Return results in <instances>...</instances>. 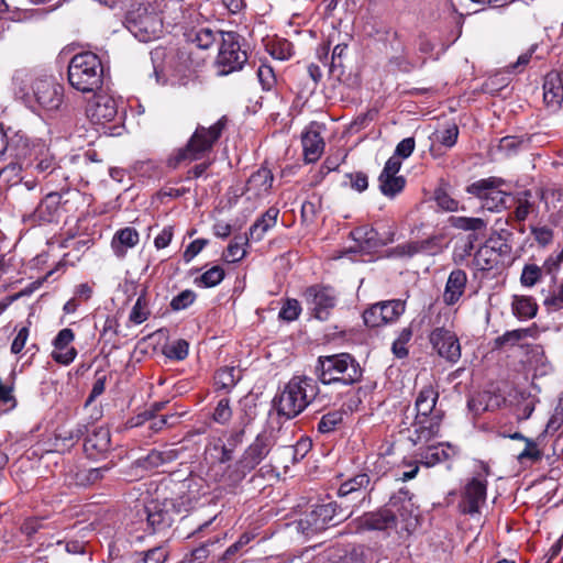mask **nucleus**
I'll use <instances>...</instances> for the list:
<instances>
[{
    "label": "nucleus",
    "instance_id": "nucleus-52",
    "mask_svg": "<svg viewBox=\"0 0 563 563\" xmlns=\"http://www.w3.org/2000/svg\"><path fill=\"white\" fill-rule=\"evenodd\" d=\"M196 299V294L192 290L186 289L175 296L170 301V307L175 311L188 308Z\"/></svg>",
    "mask_w": 563,
    "mask_h": 563
},
{
    "label": "nucleus",
    "instance_id": "nucleus-62",
    "mask_svg": "<svg viewBox=\"0 0 563 563\" xmlns=\"http://www.w3.org/2000/svg\"><path fill=\"white\" fill-rule=\"evenodd\" d=\"M332 563H364V549L355 547L350 552H345L344 555H340L339 560Z\"/></svg>",
    "mask_w": 563,
    "mask_h": 563
},
{
    "label": "nucleus",
    "instance_id": "nucleus-23",
    "mask_svg": "<svg viewBox=\"0 0 563 563\" xmlns=\"http://www.w3.org/2000/svg\"><path fill=\"white\" fill-rule=\"evenodd\" d=\"M111 445V437L108 428H96L85 440L84 450L91 459L108 452Z\"/></svg>",
    "mask_w": 563,
    "mask_h": 563
},
{
    "label": "nucleus",
    "instance_id": "nucleus-39",
    "mask_svg": "<svg viewBox=\"0 0 563 563\" xmlns=\"http://www.w3.org/2000/svg\"><path fill=\"white\" fill-rule=\"evenodd\" d=\"M87 432L86 424H77L73 429L60 428L56 432V440L62 442L63 446H73Z\"/></svg>",
    "mask_w": 563,
    "mask_h": 563
},
{
    "label": "nucleus",
    "instance_id": "nucleus-57",
    "mask_svg": "<svg viewBox=\"0 0 563 563\" xmlns=\"http://www.w3.org/2000/svg\"><path fill=\"white\" fill-rule=\"evenodd\" d=\"M530 231L537 243L542 247L550 245L553 241V231L549 227H531Z\"/></svg>",
    "mask_w": 563,
    "mask_h": 563
},
{
    "label": "nucleus",
    "instance_id": "nucleus-55",
    "mask_svg": "<svg viewBox=\"0 0 563 563\" xmlns=\"http://www.w3.org/2000/svg\"><path fill=\"white\" fill-rule=\"evenodd\" d=\"M543 303L551 311L563 309V282L556 290H553L544 298Z\"/></svg>",
    "mask_w": 563,
    "mask_h": 563
},
{
    "label": "nucleus",
    "instance_id": "nucleus-21",
    "mask_svg": "<svg viewBox=\"0 0 563 563\" xmlns=\"http://www.w3.org/2000/svg\"><path fill=\"white\" fill-rule=\"evenodd\" d=\"M467 284V275L463 269H453L446 280L442 295L443 302L446 306L455 305L464 295Z\"/></svg>",
    "mask_w": 563,
    "mask_h": 563
},
{
    "label": "nucleus",
    "instance_id": "nucleus-56",
    "mask_svg": "<svg viewBox=\"0 0 563 563\" xmlns=\"http://www.w3.org/2000/svg\"><path fill=\"white\" fill-rule=\"evenodd\" d=\"M300 305L296 299H288L279 311V318L286 321H294L300 313Z\"/></svg>",
    "mask_w": 563,
    "mask_h": 563
},
{
    "label": "nucleus",
    "instance_id": "nucleus-29",
    "mask_svg": "<svg viewBox=\"0 0 563 563\" xmlns=\"http://www.w3.org/2000/svg\"><path fill=\"white\" fill-rule=\"evenodd\" d=\"M62 203V194L57 191L49 192L41 201L36 209L40 219L52 222L59 210Z\"/></svg>",
    "mask_w": 563,
    "mask_h": 563
},
{
    "label": "nucleus",
    "instance_id": "nucleus-44",
    "mask_svg": "<svg viewBox=\"0 0 563 563\" xmlns=\"http://www.w3.org/2000/svg\"><path fill=\"white\" fill-rule=\"evenodd\" d=\"M520 349L523 351L526 355V362L533 365H541L544 363V350L540 344H522Z\"/></svg>",
    "mask_w": 563,
    "mask_h": 563
},
{
    "label": "nucleus",
    "instance_id": "nucleus-33",
    "mask_svg": "<svg viewBox=\"0 0 563 563\" xmlns=\"http://www.w3.org/2000/svg\"><path fill=\"white\" fill-rule=\"evenodd\" d=\"M531 198L532 194L529 190L518 192L514 197H510L511 201L516 205L514 211V218L516 221L522 222L528 218L533 208Z\"/></svg>",
    "mask_w": 563,
    "mask_h": 563
},
{
    "label": "nucleus",
    "instance_id": "nucleus-1",
    "mask_svg": "<svg viewBox=\"0 0 563 563\" xmlns=\"http://www.w3.org/2000/svg\"><path fill=\"white\" fill-rule=\"evenodd\" d=\"M439 393L431 386H424L418 394L415 408L416 416L411 427L409 440L415 444L429 442L437 437L444 417V412L437 408Z\"/></svg>",
    "mask_w": 563,
    "mask_h": 563
},
{
    "label": "nucleus",
    "instance_id": "nucleus-6",
    "mask_svg": "<svg viewBox=\"0 0 563 563\" xmlns=\"http://www.w3.org/2000/svg\"><path fill=\"white\" fill-rule=\"evenodd\" d=\"M227 118L222 117L209 128L198 125L187 145L179 148L174 156L169 157L168 166L176 168L184 161H196L205 153L210 152L220 139L227 126Z\"/></svg>",
    "mask_w": 563,
    "mask_h": 563
},
{
    "label": "nucleus",
    "instance_id": "nucleus-14",
    "mask_svg": "<svg viewBox=\"0 0 563 563\" xmlns=\"http://www.w3.org/2000/svg\"><path fill=\"white\" fill-rule=\"evenodd\" d=\"M429 341L438 354L451 363H456L461 357V345L454 332L437 327L429 335Z\"/></svg>",
    "mask_w": 563,
    "mask_h": 563
},
{
    "label": "nucleus",
    "instance_id": "nucleus-46",
    "mask_svg": "<svg viewBox=\"0 0 563 563\" xmlns=\"http://www.w3.org/2000/svg\"><path fill=\"white\" fill-rule=\"evenodd\" d=\"M189 344L186 340H177L165 346L164 354L172 360L181 361L187 357Z\"/></svg>",
    "mask_w": 563,
    "mask_h": 563
},
{
    "label": "nucleus",
    "instance_id": "nucleus-64",
    "mask_svg": "<svg viewBox=\"0 0 563 563\" xmlns=\"http://www.w3.org/2000/svg\"><path fill=\"white\" fill-rule=\"evenodd\" d=\"M541 459V452L537 448L533 440H527L526 448L518 454V461L523 462L525 460L538 461Z\"/></svg>",
    "mask_w": 563,
    "mask_h": 563
},
{
    "label": "nucleus",
    "instance_id": "nucleus-61",
    "mask_svg": "<svg viewBox=\"0 0 563 563\" xmlns=\"http://www.w3.org/2000/svg\"><path fill=\"white\" fill-rule=\"evenodd\" d=\"M355 239L367 243L368 247L377 246V232L373 228L363 227L355 232Z\"/></svg>",
    "mask_w": 563,
    "mask_h": 563
},
{
    "label": "nucleus",
    "instance_id": "nucleus-59",
    "mask_svg": "<svg viewBox=\"0 0 563 563\" xmlns=\"http://www.w3.org/2000/svg\"><path fill=\"white\" fill-rule=\"evenodd\" d=\"M257 77L264 90H271L276 80L273 68L268 65L258 67Z\"/></svg>",
    "mask_w": 563,
    "mask_h": 563
},
{
    "label": "nucleus",
    "instance_id": "nucleus-49",
    "mask_svg": "<svg viewBox=\"0 0 563 563\" xmlns=\"http://www.w3.org/2000/svg\"><path fill=\"white\" fill-rule=\"evenodd\" d=\"M223 278L224 269L220 266H213L200 276L199 283L205 287H214L219 285Z\"/></svg>",
    "mask_w": 563,
    "mask_h": 563
},
{
    "label": "nucleus",
    "instance_id": "nucleus-32",
    "mask_svg": "<svg viewBox=\"0 0 563 563\" xmlns=\"http://www.w3.org/2000/svg\"><path fill=\"white\" fill-rule=\"evenodd\" d=\"M139 243V233L134 228L126 227L119 230L112 241V247L115 254L124 255L123 247H133Z\"/></svg>",
    "mask_w": 563,
    "mask_h": 563
},
{
    "label": "nucleus",
    "instance_id": "nucleus-38",
    "mask_svg": "<svg viewBox=\"0 0 563 563\" xmlns=\"http://www.w3.org/2000/svg\"><path fill=\"white\" fill-rule=\"evenodd\" d=\"M378 183L382 194L388 198H394L405 188L406 179L404 177L379 176Z\"/></svg>",
    "mask_w": 563,
    "mask_h": 563
},
{
    "label": "nucleus",
    "instance_id": "nucleus-17",
    "mask_svg": "<svg viewBox=\"0 0 563 563\" xmlns=\"http://www.w3.org/2000/svg\"><path fill=\"white\" fill-rule=\"evenodd\" d=\"M118 113L115 100L107 95L96 96L87 108V115L92 123L104 124L114 120Z\"/></svg>",
    "mask_w": 563,
    "mask_h": 563
},
{
    "label": "nucleus",
    "instance_id": "nucleus-51",
    "mask_svg": "<svg viewBox=\"0 0 563 563\" xmlns=\"http://www.w3.org/2000/svg\"><path fill=\"white\" fill-rule=\"evenodd\" d=\"M213 420L220 424L228 423L232 418V410L230 408V401L227 398L221 399L213 412Z\"/></svg>",
    "mask_w": 563,
    "mask_h": 563
},
{
    "label": "nucleus",
    "instance_id": "nucleus-54",
    "mask_svg": "<svg viewBox=\"0 0 563 563\" xmlns=\"http://www.w3.org/2000/svg\"><path fill=\"white\" fill-rule=\"evenodd\" d=\"M391 253L398 257H412L421 254L419 241H410L405 244H399L393 249Z\"/></svg>",
    "mask_w": 563,
    "mask_h": 563
},
{
    "label": "nucleus",
    "instance_id": "nucleus-63",
    "mask_svg": "<svg viewBox=\"0 0 563 563\" xmlns=\"http://www.w3.org/2000/svg\"><path fill=\"white\" fill-rule=\"evenodd\" d=\"M208 244V240L206 239H197L192 241L184 252V261L189 263L195 256H197L203 247Z\"/></svg>",
    "mask_w": 563,
    "mask_h": 563
},
{
    "label": "nucleus",
    "instance_id": "nucleus-18",
    "mask_svg": "<svg viewBox=\"0 0 563 563\" xmlns=\"http://www.w3.org/2000/svg\"><path fill=\"white\" fill-rule=\"evenodd\" d=\"M74 339L75 333L71 329L65 328L57 333L53 342L54 351L52 352V357L55 362L68 365L75 360L77 350L74 346H69Z\"/></svg>",
    "mask_w": 563,
    "mask_h": 563
},
{
    "label": "nucleus",
    "instance_id": "nucleus-37",
    "mask_svg": "<svg viewBox=\"0 0 563 563\" xmlns=\"http://www.w3.org/2000/svg\"><path fill=\"white\" fill-rule=\"evenodd\" d=\"M108 467L79 470L74 474V483L78 486H89L99 482L103 478L104 473L108 472Z\"/></svg>",
    "mask_w": 563,
    "mask_h": 563
},
{
    "label": "nucleus",
    "instance_id": "nucleus-31",
    "mask_svg": "<svg viewBox=\"0 0 563 563\" xmlns=\"http://www.w3.org/2000/svg\"><path fill=\"white\" fill-rule=\"evenodd\" d=\"M512 313L521 320L532 319L538 311V305L529 296H514L511 302Z\"/></svg>",
    "mask_w": 563,
    "mask_h": 563
},
{
    "label": "nucleus",
    "instance_id": "nucleus-12",
    "mask_svg": "<svg viewBox=\"0 0 563 563\" xmlns=\"http://www.w3.org/2000/svg\"><path fill=\"white\" fill-rule=\"evenodd\" d=\"M405 310L406 301L404 300L379 301L363 312V320L367 327L377 328L397 321Z\"/></svg>",
    "mask_w": 563,
    "mask_h": 563
},
{
    "label": "nucleus",
    "instance_id": "nucleus-47",
    "mask_svg": "<svg viewBox=\"0 0 563 563\" xmlns=\"http://www.w3.org/2000/svg\"><path fill=\"white\" fill-rule=\"evenodd\" d=\"M236 240L238 239L235 238V240L233 242H231L227 249L225 260L229 263H236V262L241 261L246 254V252L242 247V245L247 244L249 236L239 238L240 241H236Z\"/></svg>",
    "mask_w": 563,
    "mask_h": 563
},
{
    "label": "nucleus",
    "instance_id": "nucleus-53",
    "mask_svg": "<svg viewBox=\"0 0 563 563\" xmlns=\"http://www.w3.org/2000/svg\"><path fill=\"white\" fill-rule=\"evenodd\" d=\"M485 244L495 253H498L499 261L511 252V246L500 235L489 238Z\"/></svg>",
    "mask_w": 563,
    "mask_h": 563
},
{
    "label": "nucleus",
    "instance_id": "nucleus-24",
    "mask_svg": "<svg viewBox=\"0 0 563 563\" xmlns=\"http://www.w3.org/2000/svg\"><path fill=\"white\" fill-rule=\"evenodd\" d=\"M543 100L548 107L560 108L563 101V79L561 74L552 70L545 75L543 82Z\"/></svg>",
    "mask_w": 563,
    "mask_h": 563
},
{
    "label": "nucleus",
    "instance_id": "nucleus-13",
    "mask_svg": "<svg viewBox=\"0 0 563 563\" xmlns=\"http://www.w3.org/2000/svg\"><path fill=\"white\" fill-rule=\"evenodd\" d=\"M303 297L312 316L321 321L329 318L336 305V296L331 287L311 286L306 289Z\"/></svg>",
    "mask_w": 563,
    "mask_h": 563
},
{
    "label": "nucleus",
    "instance_id": "nucleus-50",
    "mask_svg": "<svg viewBox=\"0 0 563 563\" xmlns=\"http://www.w3.org/2000/svg\"><path fill=\"white\" fill-rule=\"evenodd\" d=\"M459 136V128L455 123L446 125L443 130L437 133V140L440 144L452 147L455 145Z\"/></svg>",
    "mask_w": 563,
    "mask_h": 563
},
{
    "label": "nucleus",
    "instance_id": "nucleus-2",
    "mask_svg": "<svg viewBox=\"0 0 563 563\" xmlns=\"http://www.w3.org/2000/svg\"><path fill=\"white\" fill-rule=\"evenodd\" d=\"M173 0H152L132 8L126 12L124 25L140 42H151L163 33L161 14Z\"/></svg>",
    "mask_w": 563,
    "mask_h": 563
},
{
    "label": "nucleus",
    "instance_id": "nucleus-36",
    "mask_svg": "<svg viewBox=\"0 0 563 563\" xmlns=\"http://www.w3.org/2000/svg\"><path fill=\"white\" fill-rule=\"evenodd\" d=\"M240 371L234 367H224L217 372L216 374V385L218 389L230 391L236 383L240 380Z\"/></svg>",
    "mask_w": 563,
    "mask_h": 563
},
{
    "label": "nucleus",
    "instance_id": "nucleus-48",
    "mask_svg": "<svg viewBox=\"0 0 563 563\" xmlns=\"http://www.w3.org/2000/svg\"><path fill=\"white\" fill-rule=\"evenodd\" d=\"M412 336V331L410 328H404L398 338L394 341L391 350L393 353L399 357L402 358L408 355V350L406 347V344L410 341Z\"/></svg>",
    "mask_w": 563,
    "mask_h": 563
},
{
    "label": "nucleus",
    "instance_id": "nucleus-7",
    "mask_svg": "<svg viewBox=\"0 0 563 563\" xmlns=\"http://www.w3.org/2000/svg\"><path fill=\"white\" fill-rule=\"evenodd\" d=\"M274 445L275 439L272 431L258 433L255 440L244 450L240 460L233 466L228 467L230 483H240L268 455Z\"/></svg>",
    "mask_w": 563,
    "mask_h": 563
},
{
    "label": "nucleus",
    "instance_id": "nucleus-58",
    "mask_svg": "<svg viewBox=\"0 0 563 563\" xmlns=\"http://www.w3.org/2000/svg\"><path fill=\"white\" fill-rule=\"evenodd\" d=\"M140 555L141 558L134 563H163L167 553L163 548H153Z\"/></svg>",
    "mask_w": 563,
    "mask_h": 563
},
{
    "label": "nucleus",
    "instance_id": "nucleus-25",
    "mask_svg": "<svg viewBox=\"0 0 563 563\" xmlns=\"http://www.w3.org/2000/svg\"><path fill=\"white\" fill-rule=\"evenodd\" d=\"M317 128L316 123H311L302 134L301 142L307 163H314L323 153L324 142Z\"/></svg>",
    "mask_w": 563,
    "mask_h": 563
},
{
    "label": "nucleus",
    "instance_id": "nucleus-35",
    "mask_svg": "<svg viewBox=\"0 0 563 563\" xmlns=\"http://www.w3.org/2000/svg\"><path fill=\"white\" fill-rule=\"evenodd\" d=\"M393 511V508H389L387 505L385 508L378 510L375 514H372L367 520L369 527L375 530L397 528L398 525L395 521V516Z\"/></svg>",
    "mask_w": 563,
    "mask_h": 563
},
{
    "label": "nucleus",
    "instance_id": "nucleus-34",
    "mask_svg": "<svg viewBox=\"0 0 563 563\" xmlns=\"http://www.w3.org/2000/svg\"><path fill=\"white\" fill-rule=\"evenodd\" d=\"M473 264L478 271H490L499 264L498 253L484 244L475 252Z\"/></svg>",
    "mask_w": 563,
    "mask_h": 563
},
{
    "label": "nucleus",
    "instance_id": "nucleus-30",
    "mask_svg": "<svg viewBox=\"0 0 563 563\" xmlns=\"http://www.w3.org/2000/svg\"><path fill=\"white\" fill-rule=\"evenodd\" d=\"M221 31L214 32L210 27L192 29L186 33L187 41L195 44L198 48L208 49L220 36Z\"/></svg>",
    "mask_w": 563,
    "mask_h": 563
},
{
    "label": "nucleus",
    "instance_id": "nucleus-40",
    "mask_svg": "<svg viewBox=\"0 0 563 563\" xmlns=\"http://www.w3.org/2000/svg\"><path fill=\"white\" fill-rule=\"evenodd\" d=\"M175 454L173 451L161 452L152 450L144 459L140 460L141 466L146 470L156 468L167 462L173 461Z\"/></svg>",
    "mask_w": 563,
    "mask_h": 563
},
{
    "label": "nucleus",
    "instance_id": "nucleus-3",
    "mask_svg": "<svg viewBox=\"0 0 563 563\" xmlns=\"http://www.w3.org/2000/svg\"><path fill=\"white\" fill-rule=\"evenodd\" d=\"M319 387L307 376L292 377L274 398V406L279 416L292 419L301 413L317 397Z\"/></svg>",
    "mask_w": 563,
    "mask_h": 563
},
{
    "label": "nucleus",
    "instance_id": "nucleus-43",
    "mask_svg": "<svg viewBox=\"0 0 563 563\" xmlns=\"http://www.w3.org/2000/svg\"><path fill=\"white\" fill-rule=\"evenodd\" d=\"M543 269L537 264H526L522 268L520 283L525 287H532L541 280Z\"/></svg>",
    "mask_w": 563,
    "mask_h": 563
},
{
    "label": "nucleus",
    "instance_id": "nucleus-60",
    "mask_svg": "<svg viewBox=\"0 0 563 563\" xmlns=\"http://www.w3.org/2000/svg\"><path fill=\"white\" fill-rule=\"evenodd\" d=\"M563 265V258L562 255L552 254L550 255L541 266L543 272L548 275H551L553 277V280H555V275L561 269Z\"/></svg>",
    "mask_w": 563,
    "mask_h": 563
},
{
    "label": "nucleus",
    "instance_id": "nucleus-28",
    "mask_svg": "<svg viewBox=\"0 0 563 563\" xmlns=\"http://www.w3.org/2000/svg\"><path fill=\"white\" fill-rule=\"evenodd\" d=\"M278 214L279 210L277 208H268L267 211L251 225L249 231L250 239L261 241L264 234L276 224Z\"/></svg>",
    "mask_w": 563,
    "mask_h": 563
},
{
    "label": "nucleus",
    "instance_id": "nucleus-22",
    "mask_svg": "<svg viewBox=\"0 0 563 563\" xmlns=\"http://www.w3.org/2000/svg\"><path fill=\"white\" fill-rule=\"evenodd\" d=\"M273 183V174L266 168L262 167L253 173L247 183L245 194L247 198L261 199L268 195Z\"/></svg>",
    "mask_w": 563,
    "mask_h": 563
},
{
    "label": "nucleus",
    "instance_id": "nucleus-8",
    "mask_svg": "<svg viewBox=\"0 0 563 563\" xmlns=\"http://www.w3.org/2000/svg\"><path fill=\"white\" fill-rule=\"evenodd\" d=\"M186 510L185 503L180 498L153 499L144 507L147 526L153 533L168 529L175 519Z\"/></svg>",
    "mask_w": 563,
    "mask_h": 563
},
{
    "label": "nucleus",
    "instance_id": "nucleus-15",
    "mask_svg": "<svg viewBox=\"0 0 563 563\" xmlns=\"http://www.w3.org/2000/svg\"><path fill=\"white\" fill-rule=\"evenodd\" d=\"M37 103L46 110H57L63 103L64 87L52 78L37 79L34 84Z\"/></svg>",
    "mask_w": 563,
    "mask_h": 563
},
{
    "label": "nucleus",
    "instance_id": "nucleus-42",
    "mask_svg": "<svg viewBox=\"0 0 563 563\" xmlns=\"http://www.w3.org/2000/svg\"><path fill=\"white\" fill-rule=\"evenodd\" d=\"M148 316H150V310L147 308L146 295H145V291H143L137 297V299L130 312L129 319L131 322H133L135 324H141L147 320Z\"/></svg>",
    "mask_w": 563,
    "mask_h": 563
},
{
    "label": "nucleus",
    "instance_id": "nucleus-26",
    "mask_svg": "<svg viewBox=\"0 0 563 563\" xmlns=\"http://www.w3.org/2000/svg\"><path fill=\"white\" fill-rule=\"evenodd\" d=\"M457 454L456 448L450 443H439L428 446L421 454V463L427 467L434 466L441 462L448 461Z\"/></svg>",
    "mask_w": 563,
    "mask_h": 563
},
{
    "label": "nucleus",
    "instance_id": "nucleus-41",
    "mask_svg": "<svg viewBox=\"0 0 563 563\" xmlns=\"http://www.w3.org/2000/svg\"><path fill=\"white\" fill-rule=\"evenodd\" d=\"M452 225L455 229L476 233L486 229V222L481 218L456 217L452 218Z\"/></svg>",
    "mask_w": 563,
    "mask_h": 563
},
{
    "label": "nucleus",
    "instance_id": "nucleus-5",
    "mask_svg": "<svg viewBox=\"0 0 563 563\" xmlns=\"http://www.w3.org/2000/svg\"><path fill=\"white\" fill-rule=\"evenodd\" d=\"M68 81L82 93L99 90L103 81V67L99 56L92 52L76 54L68 65Z\"/></svg>",
    "mask_w": 563,
    "mask_h": 563
},
{
    "label": "nucleus",
    "instance_id": "nucleus-20",
    "mask_svg": "<svg viewBox=\"0 0 563 563\" xmlns=\"http://www.w3.org/2000/svg\"><path fill=\"white\" fill-rule=\"evenodd\" d=\"M388 507L393 508L395 521L397 525L401 523V529L408 530L412 526V521H416L413 515V503L408 497L407 493H399V495L393 496L388 503Z\"/></svg>",
    "mask_w": 563,
    "mask_h": 563
},
{
    "label": "nucleus",
    "instance_id": "nucleus-10",
    "mask_svg": "<svg viewBox=\"0 0 563 563\" xmlns=\"http://www.w3.org/2000/svg\"><path fill=\"white\" fill-rule=\"evenodd\" d=\"M504 185V179L489 177L471 184L466 190L482 201L483 209L499 212L508 208L507 201L510 199V195L501 189Z\"/></svg>",
    "mask_w": 563,
    "mask_h": 563
},
{
    "label": "nucleus",
    "instance_id": "nucleus-11",
    "mask_svg": "<svg viewBox=\"0 0 563 563\" xmlns=\"http://www.w3.org/2000/svg\"><path fill=\"white\" fill-rule=\"evenodd\" d=\"M221 45L216 60L217 74L227 76L242 69L247 62L246 52L241 49L238 35L233 32L220 33Z\"/></svg>",
    "mask_w": 563,
    "mask_h": 563
},
{
    "label": "nucleus",
    "instance_id": "nucleus-9",
    "mask_svg": "<svg viewBox=\"0 0 563 563\" xmlns=\"http://www.w3.org/2000/svg\"><path fill=\"white\" fill-rule=\"evenodd\" d=\"M342 512L335 501L316 505L297 521V530L308 538L312 537L327 529L335 519L341 521L344 517Z\"/></svg>",
    "mask_w": 563,
    "mask_h": 563
},
{
    "label": "nucleus",
    "instance_id": "nucleus-45",
    "mask_svg": "<svg viewBox=\"0 0 563 563\" xmlns=\"http://www.w3.org/2000/svg\"><path fill=\"white\" fill-rule=\"evenodd\" d=\"M343 413L341 411H331L322 416L318 423V431L330 433L342 422Z\"/></svg>",
    "mask_w": 563,
    "mask_h": 563
},
{
    "label": "nucleus",
    "instance_id": "nucleus-27",
    "mask_svg": "<svg viewBox=\"0 0 563 563\" xmlns=\"http://www.w3.org/2000/svg\"><path fill=\"white\" fill-rule=\"evenodd\" d=\"M537 334L538 330L536 325L506 331L503 335H499L494 340V346L495 349H503L505 346L520 347L525 340L528 338L534 339Z\"/></svg>",
    "mask_w": 563,
    "mask_h": 563
},
{
    "label": "nucleus",
    "instance_id": "nucleus-4",
    "mask_svg": "<svg viewBox=\"0 0 563 563\" xmlns=\"http://www.w3.org/2000/svg\"><path fill=\"white\" fill-rule=\"evenodd\" d=\"M316 374L318 379L324 385L334 383L353 385L361 380L363 371L351 354L339 353L319 356Z\"/></svg>",
    "mask_w": 563,
    "mask_h": 563
},
{
    "label": "nucleus",
    "instance_id": "nucleus-16",
    "mask_svg": "<svg viewBox=\"0 0 563 563\" xmlns=\"http://www.w3.org/2000/svg\"><path fill=\"white\" fill-rule=\"evenodd\" d=\"M486 482L477 477L472 478L465 486L462 500L459 505L461 512L476 515L486 500Z\"/></svg>",
    "mask_w": 563,
    "mask_h": 563
},
{
    "label": "nucleus",
    "instance_id": "nucleus-19",
    "mask_svg": "<svg viewBox=\"0 0 563 563\" xmlns=\"http://www.w3.org/2000/svg\"><path fill=\"white\" fill-rule=\"evenodd\" d=\"M371 489L369 476L366 473H361L344 481L338 489V496L349 497L351 501H360Z\"/></svg>",
    "mask_w": 563,
    "mask_h": 563
}]
</instances>
